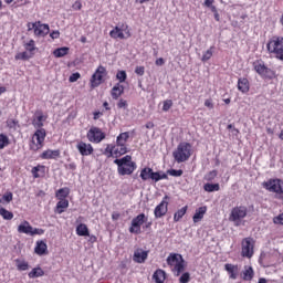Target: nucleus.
I'll return each instance as SVG.
<instances>
[{"label": "nucleus", "instance_id": "f257e3e1", "mask_svg": "<svg viewBox=\"0 0 283 283\" xmlns=\"http://www.w3.org/2000/svg\"><path fill=\"white\" fill-rule=\"evenodd\" d=\"M114 165H117V174L119 176H132L134 170L137 169V165L132 160V156L126 155L120 159H115Z\"/></svg>", "mask_w": 283, "mask_h": 283}, {"label": "nucleus", "instance_id": "f03ea898", "mask_svg": "<svg viewBox=\"0 0 283 283\" xmlns=\"http://www.w3.org/2000/svg\"><path fill=\"white\" fill-rule=\"evenodd\" d=\"M166 262L176 277H179V275L185 272V266H187L185 259L178 253H170Z\"/></svg>", "mask_w": 283, "mask_h": 283}, {"label": "nucleus", "instance_id": "7ed1b4c3", "mask_svg": "<svg viewBox=\"0 0 283 283\" xmlns=\"http://www.w3.org/2000/svg\"><path fill=\"white\" fill-rule=\"evenodd\" d=\"M269 54L275 56L279 61H283V36L274 35L266 43Z\"/></svg>", "mask_w": 283, "mask_h": 283}, {"label": "nucleus", "instance_id": "20e7f679", "mask_svg": "<svg viewBox=\"0 0 283 283\" xmlns=\"http://www.w3.org/2000/svg\"><path fill=\"white\" fill-rule=\"evenodd\" d=\"M176 163H187L191 158V144L182 142L177 146V149L172 153Z\"/></svg>", "mask_w": 283, "mask_h": 283}, {"label": "nucleus", "instance_id": "39448f33", "mask_svg": "<svg viewBox=\"0 0 283 283\" xmlns=\"http://www.w3.org/2000/svg\"><path fill=\"white\" fill-rule=\"evenodd\" d=\"M45 136H48L45 128L36 129L32 135L31 142L29 144L30 150L39 151L40 149H43V145L45 143Z\"/></svg>", "mask_w": 283, "mask_h": 283}, {"label": "nucleus", "instance_id": "423d86ee", "mask_svg": "<svg viewBox=\"0 0 283 283\" xmlns=\"http://www.w3.org/2000/svg\"><path fill=\"white\" fill-rule=\"evenodd\" d=\"M249 213V209L247 206H237L232 208L229 220L230 222H234L235 227H240L242 224V220L247 218Z\"/></svg>", "mask_w": 283, "mask_h": 283}, {"label": "nucleus", "instance_id": "0eeeda50", "mask_svg": "<svg viewBox=\"0 0 283 283\" xmlns=\"http://www.w3.org/2000/svg\"><path fill=\"white\" fill-rule=\"evenodd\" d=\"M264 189L271 193H276L277 198H283V180L282 179H270L264 181Z\"/></svg>", "mask_w": 283, "mask_h": 283}, {"label": "nucleus", "instance_id": "6e6552de", "mask_svg": "<svg viewBox=\"0 0 283 283\" xmlns=\"http://www.w3.org/2000/svg\"><path fill=\"white\" fill-rule=\"evenodd\" d=\"M28 32L33 30L34 36H48L50 34V25L45 23H41V21L29 22L27 24Z\"/></svg>", "mask_w": 283, "mask_h": 283}, {"label": "nucleus", "instance_id": "1a4fd4ad", "mask_svg": "<svg viewBox=\"0 0 283 283\" xmlns=\"http://www.w3.org/2000/svg\"><path fill=\"white\" fill-rule=\"evenodd\" d=\"M253 67L256 74L262 78H273L275 71L271 70L262 60L253 62Z\"/></svg>", "mask_w": 283, "mask_h": 283}, {"label": "nucleus", "instance_id": "9d476101", "mask_svg": "<svg viewBox=\"0 0 283 283\" xmlns=\"http://www.w3.org/2000/svg\"><path fill=\"white\" fill-rule=\"evenodd\" d=\"M255 248V241L253 238H244L241 242V255L242 258H253V249Z\"/></svg>", "mask_w": 283, "mask_h": 283}, {"label": "nucleus", "instance_id": "9b49d317", "mask_svg": "<svg viewBox=\"0 0 283 283\" xmlns=\"http://www.w3.org/2000/svg\"><path fill=\"white\" fill-rule=\"evenodd\" d=\"M86 138L90 143H103V140H105V133H103L101 128L93 126L87 132Z\"/></svg>", "mask_w": 283, "mask_h": 283}, {"label": "nucleus", "instance_id": "f8f14e48", "mask_svg": "<svg viewBox=\"0 0 283 283\" xmlns=\"http://www.w3.org/2000/svg\"><path fill=\"white\" fill-rule=\"evenodd\" d=\"M169 211V196H165L161 200V202L156 206L154 210L155 218H164V216H167V212Z\"/></svg>", "mask_w": 283, "mask_h": 283}, {"label": "nucleus", "instance_id": "ddd939ff", "mask_svg": "<svg viewBox=\"0 0 283 283\" xmlns=\"http://www.w3.org/2000/svg\"><path fill=\"white\" fill-rule=\"evenodd\" d=\"M145 222H147V217L145 216V213H140L137 217H135L132 220V226L129 228V233H140V227H143V224H145Z\"/></svg>", "mask_w": 283, "mask_h": 283}, {"label": "nucleus", "instance_id": "4468645a", "mask_svg": "<svg viewBox=\"0 0 283 283\" xmlns=\"http://www.w3.org/2000/svg\"><path fill=\"white\" fill-rule=\"evenodd\" d=\"M106 74L107 70L104 66H98L91 78L92 87H98L103 83V76Z\"/></svg>", "mask_w": 283, "mask_h": 283}, {"label": "nucleus", "instance_id": "2eb2a0df", "mask_svg": "<svg viewBox=\"0 0 283 283\" xmlns=\"http://www.w3.org/2000/svg\"><path fill=\"white\" fill-rule=\"evenodd\" d=\"M46 120L48 116L43 114V111H36L32 117V125L34 129H43V125Z\"/></svg>", "mask_w": 283, "mask_h": 283}, {"label": "nucleus", "instance_id": "dca6fc26", "mask_svg": "<svg viewBox=\"0 0 283 283\" xmlns=\"http://www.w3.org/2000/svg\"><path fill=\"white\" fill-rule=\"evenodd\" d=\"M76 149L80 151L81 156H92V154H94V147L92 144H87L85 142H78L76 144Z\"/></svg>", "mask_w": 283, "mask_h": 283}, {"label": "nucleus", "instance_id": "f3484780", "mask_svg": "<svg viewBox=\"0 0 283 283\" xmlns=\"http://www.w3.org/2000/svg\"><path fill=\"white\" fill-rule=\"evenodd\" d=\"M149 258V251H145L143 249H137L134 252L133 260L137 264H145V261Z\"/></svg>", "mask_w": 283, "mask_h": 283}, {"label": "nucleus", "instance_id": "a211bd4d", "mask_svg": "<svg viewBox=\"0 0 283 283\" xmlns=\"http://www.w3.org/2000/svg\"><path fill=\"white\" fill-rule=\"evenodd\" d=\"M59 156H61V150H59V149H56V150L48 149V150H44L40 155V158L42 160H56V158H59Z\"/></svg>", "mask_w": 283, "mask_h": 283}, {"label": "nucleus", "instance_id": "6ab92c4d", "mask_svg": "<svg viewBox=\"0 0 283 283\" xmlns=\"http://www.w3.org/2000/svg\"><path fill=\"white\" fill-rule=\"evenodd\" d=\"M224 271H227L230 280H238V274L240 273V268L231 263L224 265Z\"/></svg>", "mask_w": 283, "mask_h": 283}, {"label": "nucleus", "instance_id": "aec40b11", "mask_svg": "<svg viewBox=\"0 0 283 283\" xmlns=\"http://www.w3.org/2000/svg\"><path fill=\"white\" fill-rule=\"evenodd\" d=\"M238 90L241 94H249V90H251V84L247 77H240L238 80Z\"/></svg>", "mask_w": 283, "mask_h": 283}, {"label": "nucleus", "instance_id": "412c9836", "mask_svg": "<svg viewBox=\"0 0 283 283\" xmlns=\"http://www.w3.org/2000/svg\"><path fill=\"white\" fill-rule=\"evenodd\" d=\"M124 93H125V86H123V84L120 83H117L116 85L113 86L111 91V96L112 98H114V101H118V98H120V96H123Z\"/></svg>", "mask_w": 283, "mask_h": 283}, {"label": "nucleus", "instance_id": "4be33fe9", "mask_svg": "<svg viewBox=\"0 0 283 283\" xmlns=\"http://www.w3.org/2000/svg\"><path fill=\"white\" fill-rule=\"evenodd\" d=\"M241 275L244 282H251L253 280V275H255V272L253 271L252 266L245 265Z\"/></svg>", "mask_w": 283, "mask_h": 283}, {"label": "nucleus", "instance_id": "5701e85b", "mask_svg": "<svg viewBox=\"0 0 283 283\" xmlns=\"http://www.w3.org/2000/svg\"><path fill=\"white\" fill-rule=\"evenodd\" d=\"M205 213H207V206L200 207L196 210L192 221L196 223L200 222L202 218H205Z\"/></svg>", "mask_w": 283, "mask_h": 283}, {"label": "nucleus", "instance_id": "b1692460", "mask_svg": "<svg viewBox=\"0 0 283 283\" xmlns=\"http://www.w3.org/2000/svg\"><path fill=\"white\" fill-rule=\"evenodd\" d=\"M18 233H25V235L32 234V227L30 226V222L22 221L20 226L18 227Z\"/></svg>", "mask_w": 283, "mask_h": 283}, {"label": "nucleus", "instance_id": "393cba45", "mask_svg": "<svg viewBox=\"0 0 283 283\" xmlns=\"http://www.w3.org/2000/svg\"><path fill=\"white\" fill-rule=\"evenodd\" d=\"M34 251L36 255H45V253H48V243L44 241H36Z\"/></svg>", "mask_w": 283, "mask_h": 283}, {"label": "nucleus", "instance_id": "a878e982", "mask_svg": "<svg viewBox=\"0 0 283 283\" xmlns=\"http://www.w3.org/2000/svg\"><path fill=\"white\" fill-rule=\"evenodd\" d=\"M60 202L56 203L55 211L61 214L65 212V209L70 207V201L67 199H59Z\"/></svg>", "mask_w": 283, "mask_h": 283}, {"label": "nucleus", "instance_id": "bb28decb", "mask_svg": "<svg viewBox=\"0 0 283 283\" xmlns=\"http://www.w3.org/2000/svg\"><path fill=\"white\" fill-rule=\"evenodd\" d=\"M76 235H80L82 238H87V235H90V229L87 228V224L80 223L76 227Z\"/></svg>", "mask_w": 283, "mask_h": 283}, {"label": "nucleus", "instance_id": "cd10ccee", "mask_svg": "<svg viewBox=\"0 0 283 283\" xmlns=\"http://www.w3.org/2000/svg\"><path fill=\"white\" fill-rule=\"evenodd\" d=\"M167 273L164 270H156L154 272L153 279L155 280L156 283H165Z\"/></svg>", "mask_w": 283, "mask_h": 283}, {"label": "nucleus", "instance_id": "c85d7f7f", "mask_svg": "<svg viewBox=\"0 0 283 283\" xmlns=\"http://www.w3.org/2000/svg\"><path fill=\"white\" fill-rule=\"evenodd\" d=\"M67 54H70V48L67 46H62L53 51L55 59H63V56H67Z\"/></svg>", "mask_w": 283, "mask_h": 283}, {"label": "nucleus", "instance_id": "c756f323", "mask_svg": "<svg viewBox=\"0 0 283 283\" xmlns=\"http://www.w3.org/2000/svg\"><path fill=\"white\" fill-rule=\"evenodd\" d=\"M31 174L33 178H41V176H45V166L38 165L31 169Z\"/></svg>", "mask_w": 283, "mask_h": 283}, {"label": "nucleus", "instance_id": "7c9ffc66", "mask_svg": "<svg viewBox=\"0 0 283 283\" xmlns=\"http://www.w3.org/2000/svg\"><path fill=\"white\" fill-rule=\"evenodd\" d=\"M67 196H70V188L64 187V188H60L59 190H56L55 192V198L57 200H67Z\"/></svg>", "mask_w": 283, "mask_h": 283}, {"label": "nucleus", "instance_id": "2f4dec72", "mask_svg": "<svg viewBox=\"0 0 283 283\" xmlns=\"http://www.w3.org/2000/svg\"><path fill=\"white\" fill-rule=\"evenodd\" d=\"M14 262L19 271H28L30 269V263L23 259H15Z\"/></svg>", "mask_w": 283, "mask_h": 283}, {"label": "nucleus", "instance_id": "473e14b6", "mask_svg": "<svg viewBox=\"0 0 283 283\" xmlns=\"http://www.w3.org/2000/svg\"><path fill=\"white\" fill-rule=\"evenodd\" d=\"M113 147L115 149V158L125 156V154H127V146H122L116 143L115 145H113Z\"/></svg>", "mask_w": 283, "mask_h": 283}, {"label": "nucleus", "instance_id": "72a5a7b5", "mask_svg": "<svg viewBox=\"0 0 283 283\" xmlns=\"http://www.w3.org/2000/svg\"><path fill=\"white\" fill-rule=\"evenodd\" d=\"M127 140H129V132L119 134L116 138V144L127 146Z\"/></svg>", "mask_w": 283, "mask_h": 283}, {"label": "nucleus", "instance_id": "f704fd0d", "mask_svg": "<svg viewBox=\"0 0 283 283\" xmlns=\"http://www.w3.org/2000/svg\"><path fill=\"white\" fill-rule=\"evenodd\" d=\"M43 275H45V271H43V269L40 266L34 268L31 270V272H29V277L31 280H34V277H43Z\"/></svg>", "mask_w": 283, "mask_h": 283}, {"label": "nucleus", "instance_id": "c9c22d12", "mask_svg": "<svg viewBox=\"0 0 283 283\" xmlns=\"http://www.w3.org/2000/svg\"><path fill=\"white\" fill-rule=\"evenodd\" d=\"M153 171H154V169H151L149 167H145L144 169H142L139 177L144 181L151 180Z\"/></svg>", "mask_w": 283, "mask_h": 283}, {"label": "nucleus", "instance_id": "e433bc0d", "mask_svg": "<svg viewBox=\"0 0 283 283\" xmlns=\"http://www.w3.org/2000/svg\"><path fill=\"white\" fill-rule=\"evenodd\" d=\"M109 36L112 39H125V33H123V29L115 27L111 32Z\"/></svg>", "mask_w": 283, "mask_h": 283}, {"label": "nucleus", "instance_id": "4c0bfd02", "mask_svg": "<svg viewBox=\"0 0 283 283\" xmlns=\"http://www.w3.org/2000/svg\"><path fill=\"white\" fill-rule=\"evenodd\" d=\"M188 207L185 206L181 209L177 210L174 214V222H180L182 218H185V214L187 213Z\"/></svg>", "mask_w": 283, "mask_h": 283}, {"label": "nucleus", "instance_id": "58836bf2", "mask_svg": "<svg viewBox=\"0 0 283 283\" xmlns=\"http://www.w3.org/2000/svg\"><path fill=\"white\" fill-rule=\"evenodd\" d=\"M203 190L208 193H213V191H220V184H205Z\"/></svg>", "mask_w": 283, "mask_h": 283}, {"label": "nucleus", "instance_id": "ea45409f", "mask_svg": "<svg viewBox=\"0 0 283 283\" xmlns=\"http://www.w3.org/2000/svg\"><path fill=\"white\" fill-rule=\"evenodd\" d=\"M167 174L165 172H151L150 180H154V182H159V180H167Z\"/></svg>", "mask_w": 283, "mask_h": 283}, {"label": "nucleus", "instance_id": "a19ab883", "mask_svg": "<svg viewBox=\"0 0 283 283\" xmlns=\"http://www.w3.org/2000/svg\"><path fill=\"white\" fill-rule=\"evenodd\" d=\"M24 50H27V52L34 56V51L36 50V43L34 42V40H30L28 43H25Z\"/></svg>", "mask_w": 283, "mask_h": 283}, {"label": "nucleus", "instance_id": "79ce46f5", "mask_svg": "<svg viewBox=\"0 0 283 283\" xmlns=\"http://www.w3.org/2000/svg\"><path fill=\"white\" fill-rule=\"evenodd\" d=\"M11 200H13V195L8 191L0 198V205H10Z\"/></svg>", "mask_w": 283, "mask_h": 283}, {"label": "nucleus", "instance_id": "37998d69", "mask_svg": "<svg viewBox=\"0 0 283 283\" xmlns=\"http://www.w3.org/2000/svg\"><path fill=\"white\" fill-rule=\"evenodd\" d=\"M0 216L3 218V220H12V218H14V213L6 208H0Z\"/></svg>", "mask_w": 283, "mask_h": 283}, {"label": "nucleus", "instance_id": "c03bdc74", "mask_svg": "<svg viewBox=\"0 0 283 283\" xmlns=\"http://www.w3.org/2000/svg\"><path fill=\"white\" fill-rule=\"evenodd\" d=\"M10 145V138L6 134H0V149H6Z\"/></svg>", "mask_w": 283, "mask_h": 283}, {"label": "nucleus", "instance_id": "a18cd8bd", "mask_svg": "<svg viewBox=\"0 0 283 283\" xmlns=\"http://www.w3.org/2000/svg\"><path fill=\"white\" fill-rule=\"evenodd\" d=\"M15 61H30L32 59V55L28 52H20L14 56Z\"/></svg>", "mask_w": 283, "mask_h": 283}, {"label": "nucleus", "instance_id": "49530a36", "mask_svg": "<svg viewBox=\"0 0 283 283\" xmlns=\"http://www.w3.org/2000/svg\"><path fill=\"white\" fill-rule=\"evenodd\" d=\"M205 180H207V182H211L213 180H216V178H218V170H211L208 174L205 175Z\"/></svg>", "mask_w": 283, "mask_h": 283}, {"label": "nucleus", "instance_id": "de8ad7c7", "mask_svg": "<svg viewBox=\"0 0 283 283\" xmlns=\"http://www.w3.org/2000/svg\"><path fill=\"white\" fill-rule=\"evenodd\" d=\"M104 155L107 156V158L114 157L115 156L114 145H107L104 150Z\"/></svg>", "mask_w": 283, "mask_h": 283}, {"label": "nucleus", "instance_id": "09e8293b", "mask_svg": "<svg viewBox=\"0 0 283 283\" xmlns=\"http://www.w3.org/2000/svg\"><path fill=\"white\" fill-rule=\"evenodd\" d=\"M212 56H213V46H211L209 50H207L203 53L201 61L205 63V62L209 61Z\"/></svg>", "mask_w": 283, "mask_h": 283}, {"label": "nucleus", "instance_id": "8fccbe9b", "mask_svg": "<svg viewBox=\"0 0 283 283\" xmlns=\"http://www.w3.org/2000/svg\"><path fill=\"white\" fill-rule=\"evenodd\" d=\"M116 78H117V81H119V84H120V83H125V81H127V72H125V71H118V72L116 73Z\"/></svg>", "mask_w": 283, "mask_h": 283}, {"label": "nucleus", "instance_id": "3c124183", "mask_svg": "<svg viewBox=\"0 0 283 283\" xmlns=\"http://www.w3.org/2000/svg\"><path fill=\"white\" fill-rule=\"evenodd\" d=\"M167 174L169 176H172L174 178H180V176H182V169H179V170L169 169V170H167Z\"/></svg>", "mask_w": 283, "mask_h": 283}, {"label": "nucleus", "instance_id": "603ef678", "mask_svg": "<svg viewBox=\"0 0 283 283\" xmlns=\"http://www.w3.org/2000/svg\"><path fill=\"white\" fill-rule=\"evenodd\" d=\"M171 107H174V101L171 99L164 101L163 112H169Z\"/></svg>", "mask_w": 283, "mask_h": 283}, {"label": "nucleus", "instance_id": "864d4df0", "mask_svg": "<svg viewBox=\"0 0 283 283\" xmlns=\"http://www.w3.org/2000/svg\"><path fill=\"white\" fill-rule=\"evenodd\" d=\"M189 280H191V274H189V272H185V273L181 274V276L179 277V282H180V283H189Z\"/></svg>", "mask_w": 283, "mask_h": 283}, {"label": "nucleus", "instance_id": "5fc2aeb1", "mask_svg": "<svg viewBox=\"0 0 283 283\" xmlns=\"http://www.w3.org/2000/svg\"><path fill=\"white\" fill-rule=\"evenodd\" d=\"M45 233V230L41 228H32L31 229V235H43Z\"/></svg>", "mask_w": 283, "mask_h": 283}, {"label": "nucleus", "instance_id": "6e6d98bb", "mask_svg": "<svg viewBox=\"0 0 283 283\" xmlns=\"http://www.w3.org/2000/svg\"><path fill=\"white\" fill-rule=\"evenodd\" d=\"M78 78H81V73L76 72L71 74V76L69 77L70 83H76V81H78Z\"/></svg>", "mask_w": 283, "mask_h": 283}, {"label": "nucleus", "instance_id": "4d7b16f0", "mask_svg": "<svg viewBox=\"0 0 283 283\" xmlns=\"http://www.w3.org/2000/svg\"><path fill=\"white\" fill-rule=\"evenodd\" d=\"M118 109H127V101L120 98L117 103Z\"/></svg>", "mask_w": 283, "mask_h": 283}, {"label": "nucleus", "instance_id": "13d9d810", "mask_svg": "<svg viewBox=\"0 0 283 283\" xmlns=\"http://www.w3.org/2000/svg\"><path fill=\"white\" fill-rule=\"evenodd\" d=\"M135 74H137V76H145V66H136Z\"/></svg>", "mask_w": 283, "mask_h": 283}, {"label": "nucleus", "instance_id": "bf43d9fd", "mask_svg": "<svg viewBox=\"0 0 283 283\" xmlns=\"http://www.w3.org/2000/svg\"><path fill=\"white\" fill-rule=\"evenodd\" d=\"M274 224H282L283 226V212L279 214L277 217L273 218Z\"/></svg>", "mask_w": 283, "mask_h": 283}, {"label": "nucleus", "instance_id": "052dcab7", "mask_svg": "<svg viewBox=\"0 0 283 283\" xmlns=\"http://www.w3.org/2000/svg\"><path fill=\"white\" fill-rule=\"evenodd\" d=\"M51 39H59L61 36V32L59 30L52 31L50 33Z\"/></svg>", "mask_w": 283, "mask_h": 283}, {"label": "nucleus", "instance_id": "680f3d73", "mask_svg": "<svg viewBox=\"0 0 283 283\" xmlns=\"http://www.w3.org/2000/svg\"><path fill=\"white\" fill-rule=\"evenodd\" d=\"M205 105H206V107H208V109H213V101L212 99H206Z\"/></svg>", "mask_w": 283, "mask_h": 283}, {"label": "nucleus", "instance_id": "e2e57ef3", "mask_svg": "<svg viewBox=\"0 0 283 283\" xmlns=\"http://www.w3.org/2000/svg\"><path fill=\"white\" fill-rule=\"evenodd\" d=\"M66 169H70L71 171H76V164L75 163L67 164Z\"/></svg>", "mask_w": 283, "mask_h": 283}, {"label": "nucleus", "instance_id": "0e129e2a", "mask_svg": "<svg viewBox=\"0 0 283 283\" xmlns=\"http://www.w3.org/2000/svg\"><path fill=\"white\" fill-rule=\"evenodd\" d=\"M228 129H231L232 134H240V130H238V128L233 127L232 124L228 125Z\"/></svg>", "mask_w": 283, "mask_h": 283}, {"label": "nucleus", "instance_id": "69168bd1", "mask_svg": "<svg viewBox=\"0 0 283 283\" xmlns=\"http://www.w3.org/2000/svg\"><path fill=\"white\" fill-rule=\"evenodd\" d=\"M213 1L214 0H206L203 6H206V8H211L213 6Z\"/></svg>", "mask_w": 283, "mask_h": 283}, {"label": "nucleus", "instance_id": "338daca9", "mask_svg": "<svg viewBox=\"0 0 283 283\" xmlns=\"http://www.w3.org/2000/svg\"><path fill=\"white\" fill-rule=\"evenodd\" d=\"M86 237L90 238L88 242H92V243L96 242V240H97L96 235H94V234H90V235H86Z\"/></svg>", "mask_w": 283, "mask_h": 283}, {"label": "nucleus", "instance_id": "774afa93", "mask_svg": "<svg viewBox=\"0 0 283 283\" xmlns=\"http://www.w3.org/2000/svg\"><path fill=\"white\" fill-rule=\"evenodd\" d=\"M155 63H156V65H165V59L159 57V59L156 60Z\"/></svg>", "mask_w": 283, "mask_h": 283}]
</instances>
